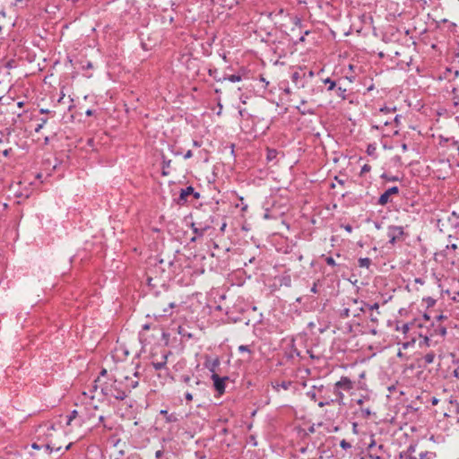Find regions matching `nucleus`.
<instances>
[{
  "label": "nucleus",
  "mask_w": 459,
  "mask_h": 459,
  "mask_svg": "<svg viewBox=\"0 0 459 459\" xmlns=\"http://www.w3.org/2000/svg\"><path fill=\"white\" fill-rule=\"evenodd\" d=\"M138 372L134 373L133 377L120 374L112 384H105L101 387V393L106 396H112L117 400H124L127 394L139 385Z\"/></svg>",
  "instance_id": "f257e3e1"
},
{
  "label": "nucleus",
  "mask_w": 459,
  "mask_h": 459,
  "mask_svg": "<svg viewBox=\"0 0 459 459\" xmlns=\"http://www.w3.org/2000/svg\"><path fill=\"white\" fill-rule=\"evenodd\" d=\"M356 382L351 381L350 377L342 376L340 380L337 381L333 385V394L335 395V400H331V402H337L338 403H342L344 399L343 391L347 393H351V390L355 388Z\"/></svg>",
  "instance_id": "f03ea898"
},
{
  "label": "nucleus",
  "mask_w": 459,
  "mask_h": 459,
  "mask_svg": "<svg viewBox=\"0 0 459 459\" xmlns=\"http://www.w3.org/2000/svg\"><path fill=\"white\" fill-rule=\"evenodd\" d=\"M368 450L369 459H388L389 457L384 445H377L374 439L368 445Z\"/></svg>",
  "instance_id": "7ed1b4c3"
},
{
  "label": "nucleus",
  "mask_w": 459,
  "mask_h": 459,
  "mask_svg": "<svg viewBox=\"0 0 459 459\" xmlns=\"http://www.w3.org/2000/svg\"><path fill=\"white\" fill-rule=\"evenodd\" d=\"M405 232L402 226L391 225L387 229V237L389 238V243L394 246L397 241L403 239Z\"/></svg>",
  "instance_id": "20e7f679"
},
{
  "label": "nucleus",
  "mask_w": 459,
  "mask_h": 459,
  "mask_svg": "<svg viewBox=\"0 0 459 459\" xmlns=\"http://www.w3.org/2000/svg\"><path fill=\"white\" fill-rule=\"evenodd\" d=\"M211 378L213 381V386L215 390L222 394L225 392V382L229 380V377H220L218 374H212Z\"/></svg>",
  "instance_id": "39448f33"
},
{
  "label": "nucleus",
  "mask_w": 459,
  "mask_h": 459,
  "mask_svg": "<svg viewBox=\"0 0 459 459\" xmlns=\"http://www.w3.org/2000/svg\"><path fill=\"white\" fill-rule=\"evenodd\" d=\"M191 227L195 235L202 237L211 228V224L208 222L195 221L192 223Z\"/></svg>",
  "instance_id": "423d86ee"
},
{
  "label": "nucleus",
  "mask_w": 459,
  "mask_h": 459,
  "mask_svg": "<svg viewBox=\"0 0 459 459\" xmlns=\"http://www.w3.org/2000/svg\"><path fill=\"white\" fill-rule=\"evenodd\" d=\"M399 193L398 186H392L385 190L378 198L377 204L385 205L389 202V197L392 195H395Z\"/></svg>",
  "instance_id": "0eeeda50"
},
{
  "label": "nucleus",
  "mask_w": 459,
  "mask_h": 459,
  "mask_svg": "<svg viewBox=\"0 0 459 459\" xmlns=\"http://www.w3.org/2000/svg\"><path fill=\"white\" fill-rule=\"evenodd\" d=\"M422 324L420 319H414L411 322L403 324L401 327L397 326V331H402L404 334H406L411 329L421 328Z\"/></svg>",
  "instance_id": "6e6552de"
},
{
  "label": "nucleus",
  "mask_w": 459,
  "mask_h": 459,
  "mask_svg": "<svg viewBox=\"0 0 459 459\" xmlns=\"http://www.w3.org/2000/svg\"><path fill=\"white\" fill-rule=\"evenodd\" d=\"M180 380L186 384L190 389L191 391L195 390V386L197 385H202V381L198 378V377H195V379L189 376V375H182L180 377Z\"/></svg>",
  "instance_id": "1a4fd4ad"
},
{
  "label": "nucleus",
  "mask_w": 459,
  "mask_h": 459,
  "mask_svg": "<svg viewBox=\"0 0 459 459\" xmlns=\"http://www.w3.org/2000/svg\"><path fill=\"white\" fill-rule=\"evenodd\" d=\"M194 193V187L189 186L185 189H181L178 198L176 200V203L178 205H184L188 201V196Z\"/></svg>",
  "instance_id": "9d476101"
},
{
  "label": "nucleus",
  "mask_w": 459,
  "mask_h": 459,
  "mask_svg": "<svg viewBox=\"0 0 459 459\" xmlns=\"http://www.w3.org/2000/svg\"><path fill=\"white\" fill-rule=\"evenodd\" d=\"M221 362L219 358H215L212 359L210 357L206 356L205 361L204 363V367L212 373L217 374V368H219Z\"/></svg>",
  "instance_id": "9b49d317"
},
{
  "label": "nucleus",
  "mask_w": 459,
  "mask_h": 459,
  "mask_svg": "<svg viewBox=\"0 0 459 459\" xmlns=\"http://www.w3.org/2000/svg\"><path fill=\"white\" fill-rule=\"evenodd\" d=\"M306 73L304 72H294L291 75L292 82L299 87L304 88L305 83L302 80L305 78Z\"/></svg>",
  "instance_id": "f8f14e48"
},
{
  "label": "nucleus",
  "mask_w": 459,
  "mask_h": 459,
  "mask_svg": "<svg viewBox=\"0 0 459 459\" xmlns=\"http://www.w3.org/2000/svg\"><path fill=\"white\" fill-rule=\"evenodd\" d=\"M292 384H293L292 381H281V382L276 381V382H273L272 385H273V388L276 392H279L281 389L288 390L292 385Z\"/></svg>",
  "instance_id": "ddd939ff"
},
{
  "label": "nucleus",
  "mask_w": 459,
  "mask_h": 459,
  "mask_svg": "<svg viewBox=\"0 0 459 459\" xmlns=\"http://www.w3.org/2000/svg\"><path fill=\"white\" fill-rule=\"evenodd\" d=\"M160 413L165 417L166 421L169 423L177 422L178 420V415L174 412L169 413L167 410H161Z\"/></svg>",
  "instance_id": "4468645a"
},
{
  "label": "nucleus",
  "mask_w": 459,
  "mask_h": 459,
  "mask_svg": "<svg viewBox=\"0 0 459 459\" xmlns=\"http://www.w3.org/2000/svg\"><path fill=\"white\" fill-rule=\"evenodd\" d=\"M171 165V160L166 159L164 156L162 157V170L161 175L162 176H168L169 174V168Z\"/></svg>",
  "instance_id": "2eb2a0df"
},
{
  "label": "nucleus",
  "mask_w": 459,
  "mask_h": 459,
  "mask_svg": "<svg viewBox=\"0 0 459 459\" xmlns=\"http://www.w3.org/2000/svg\"><path fill=\"white\" fill-rule=\"evenodd\" d=\"M435 353L433 351H430L427 354H425L422 358H421V361L423 362V366H427V365H429L431 363L434 362V359H435Z\"/></svg>",
  "instance_id": "dca6fc26"
},
{
  "label": "nucleus",
  "mask_w": 459,
  "mask_h": 459,
  "mask_svg": "<svg viewBox=\"0 0 459 459\" xmlns=\"http://www.w3.org/2000/svg\"><path fill=\"white\" fill-rule=\"evenodd\" d=\"M446 333V328L441 325H438L437 326L434 327L433 333H430V336H433V335L445 336Z\"/></svg>",
  "instance_id": "f3484780"
},
{
  "label": "nucleus",
  "mask_w": 459,
  "mask_h": 459,
  "mask_svg": "<svg viewBox=\"0 0 459 459\" xmlns=\"http://www.w3.org/2000/svg\"><path fill=\"white\" fill-rule=\"evenodd\" d=\"M437 456L436 453L425 451L419 454V456H416V459H435Z\"/></svg>",
  "instance_id": "a211bd4d"
},
{
  "label": "nucleus",
  "mask_w": 459,
  "mask_h": 459,
  "mask_svg": "<svg viewBox=\"0 0 459 459\" xmlns=\"http://www.w3.org/2000/svg\"><path fill=\"white\" fill-rule=\"evenodd\" d=\"M230 81L231 82H240L242 80V75L238 73V74H231V75H229V76H223V81Z\"/></svg>",
  "instance_id": "6ab92c4d"
},
{
  "label": "nucleus",
  "mask_w": 459,
  "mask_h": 459,
  "mask_svg": "<svg viewBox=\"0 0 459 459\" xmlns=\"http://www.w3.org/2000/svg\"><path fill=\"white\" fill-rule=\"evenodd\" d=\"M167 358H168V355H163V359L162 361H159V362H152V366L153 368L156 369V370H160V369H162L163 368H165L166 364H167Z\"/></svg>",
  "instance_id": "aec40b11"
},
{
  "label": "nucleus",
  "mask_w": 459,
  "mask_h": 459,
  "mask_svg": "<svg viewBox=\"0 0 459 459\" xmlns=\"http://www.w3.org/2000/svg\"><path fill=\"white\" fill-rule=\"evenodd\" d=\"M371 263H372V261L368 257L359 258L358 260V264L359 267L368 268L370 266Z\"/></svg>",
  "instance_id": "412c9836"
},
{
  "label": "nucleus",
  "mask_w": 459,
  "mask_h": 459,
  "mask_svg": "<svg viewBox=\"0 0 459 459\" xmlns=\"http://www.w3.org/2000/svg\"><path fill=\"white\" fill-rule=\"evenodd\" d=\"M452 93H453V105L455 107H457L459 106V94H458V88L457 87H454L452 89Z\"/></svg>",
  "instance_id": "4be33fe9"
},
{
  "label": "nucleus",
  "mask_w": 459,
  "mask_h": 459,
  "mask_svg": "<svg viewBox=\"0 0 459 459\" xmlns=\"http://www.w3.org/2000/svg\"><path fill=\"white\" fill-rule=\"evenodd\" d=\"M208 74H209L210 76L213 77V79L216 80L217 82H222L223 81V77H220L219 76V73H218V70L216 68L209 69Z\"/></svg>",
  "instance_id": "5701e85b"
},
{
  "label": "nucleus",
  "mask_w": 459,
  "mask_h": 459,
  "mask_svg": "<svg viewBox=\"0 0 459 459\" xmlns=\"http://www.w3.org/2000/svg\"><path fill=\"white\" fill-rule=\"evenodd\" d=\"M277 154H278V152L276 150H274V149H268L267 150V155H266L267 160L268 161L273 160L274 159H276Z\"/></svg>",
  "instance_id": "b1692460"
},
{
  "label": "nucleus",
  "mask_w": 459,
  "mask_h": 459,
  "mask_svg": "<svg viewBox=\"0 0 459 459\" xmlns=\"http://www.w3.org/2000/svg\"><path fill=\"white\" fill-rule=\"evenodd\" d=\"M78 416L76 410L72 411L69 415L66 416V424L71 425L72 421L74 420Z\"/></svg>",
  "instance_id": "393cba45"
},
{
  "label": "nucleus",
  "mask_w": 459,
  "mask_h": 459,
  "mask_svg": "<svg viewBox=\"0 0 459 459\" xmlns=\"http://www.w3.org/2000/svg\"><path fill=\"white\" fill-rule=\"evenodd\" d=\"M46 450L48 452V454L52 453L53 451L58 452L61 450V446H56L55 444H46L45 445Z\"/></svg>",
  "instance_id": "a878e982"
},
{
  "label": "nucleus",
  "mask_w": 459,
  "mask_h": 459,
  "mask_svg": "<svg viewBox=\"0 0 459 459\" xmlns=\"http://www.w3.org/2000/svg\"><path fill=\"white\" fill-rule=\"evenodd\" d=\"M335 91H336V95L340 98H342V100H345L346 99V89L345 88H342L341 86L335 88Z\"/></svg>",
  "instance_id": "bb28decb"
},
{
  "label": "nucleus",
  "mask_w": 459,
  "mask_h": 459,
  "mask_svg": "<svg viewBox=\"0 0 459 459\" xmlns=\"http://www.w3.org/2000/svg\"><path fill=\"white\" fill-rule=\"evenodd\" d=\"M324 83L325 84H328V88H327V91H333L336 88V83L334 81H333L332 79L330 78H326L325 80H324Z\"/></svg>",
  "instance_id": "cd10ccee"
},
{
  "label": "nucleus",
  "mask_w": 459,
  "mask_h": 459,
  "mask_svg": "<svg viewBox=\"0 0 459 459\" xmlns=\"http://www.w3.org/2000/svg\"><path fill=\"white\" fill-rule=\"evenodd\" d=\"M307 396L310 398L312 401H316V386H312V389L307 392Z\"/></svg>",
  "instance_id": "c85d7f7f"
},
{
  "label": "nucleus",
  "mask_w": 459,
  "mask_h": 459,
  "mask_svg": "<svg viewBox=\"0 0 459 459\" xmlns=\"http://www.w3.org/2000/svg\"><path fill=\"white\" fill-rule=\"evenodd\" d=\"M360 411H361V414H362L363 418H365V419H368L372 414L370 408L361 407Z\"/></svg>",
  "instance_id": "c756f323"
},
{
  "label": "nucleus",
  "mask_w": 459,
  "mask_h": 459,
  "mask_svg": "<svg viewBox=\"0 0 459 459\" xmlns=\"http://www.w3.org/2000/svg\"><path fill=\"white\" fill-rule=\"evenodd\" d=\"M351 316V309L349 307H345L341 310L340 316L342 318H348Z\"/></svg>",
  "instance_id": "7c9ffc66"
},
{
  "label": "nucleus",
  "mask_w": 459,
  "mask_h": 459,
  "mask_svg": "<svg viewBox=\"0 0 459 459\" xmlns=\"http://www.w3.org/2000/svg\"><path fill=\"white\" fill-rule=\"evenodd\" d=\"M47 122H48L47 118H40V123L35 128V132L39 133L43 128V126L47 124Z\"/></svg>",
  "instance_id": "2f4dec72"
},
{
  "label": "nucleus",
  "mask_w": 459,
  "mask_h": 459,
  "mask_svg": "<svg viewBox=\"0 0 459 459\" xmlns=\"http://www.w3.org/2000/svg\"><path fill=\"white\" fill-rule=\"evenodd\" d=\"M376 146L374 144H368L367 147V153L370 156L374 155L376 152Z\"/></svg>",
  "instance_id": "473e14b6"
},
{
  "label": "nucleus",
  "mask_w": 459,
  "mask_h": 459,
  "mask_svg": "<svg viewBox=\"0 0 459 459\" xmlns=\"http://www.w3.org/2000/svg\"><path fill=\"white\" fill-rule=\"evenodd\" d=\"M340 446L342 448L347 450L349 448H351V443H349L348 441H346L345 439H342L341 442H340Z\"/></svg>",
  "instance_id": "72a5a7b5"
},
{
  "label": "nucleus",
  "mask_w": 459,
  "mask_h": 459,
  "mask_svg": "<svg viewBox=\"0 0 459 459\" xmlns=\"http://www.w3.org/2000/svg\"><path fill=\"white\" fill-rule=\"evenodd\" d=\"M423 345L427 346V347L430 346V338L428 335H425L423 338V341L420 342V346H423Z\"/></svg>",
  "instance_id": "f704fd0d"
},
{
  "label": "nucleus",
  "mask_w": 459,
  "mask_h": 459,
  "mask_svg": "<svg viewBox=\"0 0 459 459\" xmlns=\"http://www.w3.org/2000/svg\"><path fill=\"white\" fill-rule=\"evenodd\" d=\"M325 262L328 265L333 267L337 265L334 259L332 256L325 257Z\"/></svg>",
  "instance_id": "c9c22d12"
},
{
  "label": "nucleus",
  "mask_w": 459,
  "mask_h": 459,
  "mask_svg": "<svg viewBox=\"0 0 459 459\" xmlns=\"http://www.w3.org/2000/svg\"><path fill=\"white\" fill-rule=\"evenodd\" d=\"M365 309L368 308L370 311H373L374 309H378L379 305L378 303H374L373 305L364 304Z\"/></svg>",
  "instance_id": "e433bc0d"
},
{
  "label": "nucleus",
  "mask_w": 459,
  "mask_h": 459,
  "mask_svg": "<svg viewBox=\"0 0 459 459\" xmlns=\"http://www.w3.org/2000/svg\"><path fill=\"white\" fill-rule=\"evenodd\" d=\"M238 351L239 352H248V353H251V350H250V348L247 345H240L238 347Z\"/></svg>",
  "instance_id": "4c0bfd02"
},
{
  "label": "nucleus",
  "mask_w": 459,
  "mask_h": 459,
  "mask_svg": "<svg viewBox=\"0 0 459 459\" xmlns=\"http://www.w3.org/2000/svg\"><path fill=\"white\" fill-rule=\"evenodd\" d=\"M379 315V312H377V314L375 315L372 311L369 315V317H370V320L374 323H377L378 322V317L377 316Z\"/></svg>",
  "instance_id": "58836bf2"
},
{
  "label": "nucleus",
  "mask_w": 459,
  "mask_h": 459,
  "mask_svg": "<svg viewBox=\"0 0 459 459\" xmlns=\"http://www.w3.org/2000/svg\"><path fill=\"white\" fill-rule=\"evenodd\" d=\"M457 368L454 369L453 376L459 379V359L456 360Z\"/></svg>",
  "instance_id": "ea45409f"
},
{
  "label": "nucleus",
  "mask_w": 459,
  "mask_h": 459,
  "mask_svg": "<svg viewBox=\"0 0 459 459\" xmlns=\"http://www.w3.org/2000/svg\"><path fill=\"white\" fill-rule=\"evenodd\" d=\"M185 398L187 402H191L193 400V394H192V391H186L185 393Z\"/></svg>",
  "instance_id": "a19ab883"
},
{
  "label": "nucleus",
  "mask_w": 459,
  "mask_h": 459,
  "mask_svg": "<svg viewBox=\"0 0 459 459\" xmlns=\"http://www.w3.org/2000/svg\"><path fill=\"white\" fill-rule=\"evenodd\" d=\"M370 169H371L370 165H368V164H365V165L361 168L360 174H361V175H362V174H365L366 172L370 171Z\"/></svg>",
  "instance_id": "79ce46f5"
},
{
  "label": "nucleus",
  "mask_w": 459,
  "mask_h": 459,
  "mask_svg": "<svg viewBox=\"0 0 459 459\" xmlns=\"http://www.w3.org/2000/svg\"><path fill=\"white\" fill-rule=\"evenodd\" d=\"M355 387H357L358 389H366L367 385H366V383H364V382L359 381V382L356 384Z\"/></svg>",
  "instance_id": "37998d69"
},
{
  "label": "nucleus",
  "mask_w": 459,
  "mask_h": 459,
  "mask_svg": "<svg viewBox=\"0 0 459 459\" xmlns=\"http://www.w3.org/2000/svg\"><path fill=\"white\" fill-rule=\"evenodd\" d=\"M453 74V69L452 68H446V71L444 72V77L446 79H448L449 80V74Z\"/></svg>",
  "instance_id": "c03bdc74"
},
{
  "label": "nucleus",
  "mask_w": 459,
  "mask_h": 459,
  "mask_svg": "<svg viewBox=\"0 0 459 459\" xmlns=\"http://www.w3.org/2000/svg\"><path fill=\"white\" fill-rule=\"evenodd\" d=\"M342 228H343L348 233H351L353 230L352 226L350 224L342 225Z\"/></svg>",
  "instance_id": "a18cd8bd"
},
{
  "label": "nucleus",
  "mask_w": 459,
  "mask_h": 459,
  "mask_svg": "<svg viewBox=\"0 0 459 459\" xmlns=\"http://www.w3.org/2000/svg\"><path fill=\"white\" fill-rule=\"evenodd\" d=\"M359 311H365V307L363 306V307H359L358 309H355L353 312V316H358L359 315Z\"/></svg>",
  "instance_id": "49530a36"
},
{
  "label": "nucleus",
  "mask_w": 459,
  "mask_h": 459,
  "mask_svg": "<svg viewBox=\"0 0 459 459\" xmlns=\"http://www.w3.org/2000/svg\"><path fill=\"white\" fill-rule=\"evenodd\" d=\"M382 178H386L388 181H396V180L398 179V178H397V177H391V178H388V177L386 176V174H383V175H382Z\"/></svg>",
  "instance_id": "de8ad7c7"
},
{
  "label": "nucleus",
  "mask_w": 459,
  "mask_h": 459,
  "mask_svg": "<svg viewBox=\"0 0 459 459\" xmlns=\"http://www.w3.org/2000/svg\"><path fill=\"white\" fill-rule=\"evenodd\" d=\"M192 156H193V152H192V151H191V150H188V151L185 153L184 158H185L186 160H187V159H190Z\"/></svg>",
  "instance_id": "09e8293b"
},
{
  "label": "nucleus",
  "mask_w": 459,
  "mask_h": 459,
  "mask_svg": "<svg viewBox=\"0 0 459 459\" xmlns=\"http://www.w3.org/2000/svg\"><path fill=\"white\" fill-rule=\"evenodd\" d=\"M330 403L331 402H329V401H321L318 403V406L322 408V407H325V405H329Z\"/></svg>",
  "instance_id": "8fccbe9b"
},
{
  "label": "nucleus",
  "mask_w": 459,
  "mask_h": 459,
  "mask_svg": "<svg viewBox=\"0 0 459 459\" xmlns=\"http://www.w3.org/2000/svg\"><path fill=\"white\" fill-rule=\"evenodd\" d=\"M438 402H439V400L437 398H436V397H432L430 399V403H431L432 405H437L438 403Z\"/></svg>",
  "instance_id": "3c124183"
},
{
  "label": "nucleus",
  "mask_w": 459,
  "mask_h": 459,
  "mask_svg": "<svg viewBox=\"0 0 459 459\" xmlns=\"http://www.w3.org/2000/svg\"><path fill=\"white\" fill-rule=\"evenodd\" d=\"M310 290H311L312 293H316L317 292V283L316 282H315L313 284V286H312Z\"/></svg>",
  "instance_id": "603ef678"
},
{
  "label": "nucleus",
  "mask_w": 459,
  "mask_h": 459,
  "mask_svg": "<svg viewBox=\"0 0 459 459\" xmlns=\"http://www.w3.org/2000/svg\"><path fill=\"white\" fill-rule=\"evenodd\" d=\"M162 455H163V451H162V450H158V451L155 453V456H156V458H158V459H160Z\"/></svg>",
  "instance_id": "864d4df0"
},
{
  "label": "nucleus",
  "mask_w": 459,
  "mask_h": 459,
  "mask_svg": "<svg viewBox=\"0 0 459 459\" xmlns=\"http://www.w3.org/2000/svg\"><path fill=\"white\" fill-rule=\"evenodd\" d=\"M364 399L365 397H362V398H359L356 401L357 404L361 408L362 407V404H363V402H364Z\"/></svg>",
  "instance_id": "5fc2aeb1"
},
{
  "label": "nucleus",
  "mask_w": 459,
  "mask_h": 459,
  "mask_svg": "<svg viewBox=\"0 0 459 459\" xmlns=\"http://www.w3.org/2000/svg\"><path fill=\"white\" fill-rule=\"evenodd\" d=\"M446 248L447 249H452V250H456L457 249V245L456 244L447 245Z\"/></svg>",
  "instance_id": "6e6d98bb"
},
{
  "label": "nucleus",
  "mask_w": 459,
  "mask_h": 459,
  "mask_svg": "<svg viewBox=\"0 0 459 459\" xmlns=\"http://www.w3.org/2000/svg\"><path fill=\"white\" fill-rule=\"evenodd\" d=\"M11 152H12L11 148L5 149L4 151H3V155L7 157L10 154Z\"/></svg>",
  "instance_id": "4d7b16f0"
},
{
  "label": "nucleus",
  "mask_w": 459,
  "mask_h": 459,
  "mask_svg": "<svg viewBox=\"0 0 459 459\" xmlns=\"http://www.w3.org/2000/svg\"><path fill=\"white\" fill-rule=\"evenodd\" d=\"M191 195H193L194 198L196 199V200L200 198V193L199 192H195V190H194V193L191 194Z\"/></svg>",
  "instance_id": "13d9d810"
},
{
  "label": "nucleus",
  "mask_w": 459,
  "mask_h": 459,
  "mask_svg": "<svg viewBox=\"0 0 459 459\" xmlns=\"http://www.w3.org/2000/svg\"><path fill=\"white\" fill-rule=\"evenodd\" d=\"M193 145H194L195 147H201L202 143H201V142H199V141L195 140V141L193 142Z\"/></svg>",
  "instance_id": "bf43d9fd"
},
{
  "label": "nucleus",
  "mask_w": 459,
  "mask_h": 459,
  "mask_svg": "<svg viewBox=\"0 0 459 459\" xmlns=\"http://www.w3.org/2000/svg\"><path fill=\"white\" fill-rule=\"evenodd\" d=\"M39 113L40 114H48V113H50V110H48L47 108H40Z\"/></svg>",
  "instance_id": "052dcab7"
},
{
  "label": "nucleus",
  "mask_w": 459,
  "mask_h": 459,
  "mask_svg": "<svg viewBox=\"0 0 459 459\" xmlns=\"http://www.w3.org/2000/svg\"><path fill=\"white\" fill-rule=\"evenodd\" d=\"M335 180L338 182V184L340 185H343L344 184V180L343 179H341L339 178L338 177H335Z\"/></svg>",
  "instance_id": "680f3d73"
},
{
  "label": "nucleus",
  "mask_w": 459,
  "mask_h": 459,
  "mask_svg": "<svg viewBox=\"0 0 459 459\" xmlns=\"http://www.w3.org/2000/svg\"><path fill=\"white\" fill-rule=\"evenodd\" d=\"M85 114H86V116L91 117L93 115V110L88 109V110H86Z\"/></svg>",
  "instance_id": "e2e57ef3"
},
{
  "label": "nucleus",
  "mask_w": 459,
  "mask_h": 459,
  "mask_svg": "<svg viewBox=\"0 0 459 459\" xmlns=\"http://www.w3.org/2000/svg\"><path fill=\"white\" fill-rule=\"evenodd\" d=\"M402 150H403V152H406V151L408 150V145H407L406 143H403L402 144Z\"/></svg>",
  "instance_id": "0e129e2a"
},
{
  "label": "nucleus",
  "mask_w": 459,
  "mask_h": 459,
  "mask_svg": "<svg viewBox=\"0 0 459 459\" xmlns=\"http://www.w3.org/2000/svg\"><path fill=\"white\" fill-rule=\"evenodd\" d=\"M435 303V300L431 298H429L428 299V305L430 306V305H433Z\"/></svg>",
  "instance_id": "69168bd1"
},
{
  "label": "nucleus",
  "mask_w": 459,
  "mask_h": 459,
  "mask_svg": "<svg viewBox=\"0 0 459 459\" xmlns=\"http://www.w3.org/2000/svg\"><path fill=\"white\" fill-rule=\"evenodd\" d=\"M300 113H301L302 115H305V114H313L314 112H313V111H310V110H307V111H306V110H300Z\"/></svg>",
  "instance_id": "338daca9"
},
{
  "label": "nucleus",
  "mask_w": 459,
  "mask_h": 459,
  "mask_svg": "<svg viewBox=\"0 0 459 459\" xmlns=\"http://www.w3.org/2000/svg\"><path fill=\"white\" fill-rule=\"evenodd\" d=\"M453 74H454V79L457 78L459 76V71L458 70L453 71Z\"/></svg>",
  "instance_id": "774afa93"
}]
</instances>
